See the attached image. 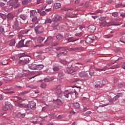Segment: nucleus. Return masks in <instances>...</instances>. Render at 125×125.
Listing matches in <instances>:
<instances>
[{
    "label": "nucleus",
    "instance_id": "obj_1",
    "mask_svg": "<svg viewBox=\"0 0 125 125\" xmlns=\"http://www.w3.org/2000/svg\"><path fill=\"white\" fill-rule=\"evenodd\" d=\"M19 63L20 64H22L24 65L22 67V70L23 71H28V69H29V65H28V63L30 62V59H29V57L28 56H22L19 59Z\"/></svg>",
    "mask_w": 125,
    "mask_h": 125
},
{
    "label": "nucleus",
    "instance_id": "obj_2",
    "mask_svg": "<svg viewBox=\"0 0 125 125\" xmlns=\"http://www.w3.org/2000/svg\"><path fill=\"white\" fill-rule=\"evenodd\" d=\"M71 95L72 98L76 97L77 95H78V92L76 89L72 90V91H70V90H66L64 92V96L66 98H69V96Z\"/></svg>",
    "mask_w": 125,
    "mask_h": 125
},
{
    "label": "nucleus",
    "instance_id": "obj_3",
    "mask_svg": "<svg viewBox=\"0 0 125 125\" xmlns=\"http://www.w3.org/2000/svg\"><path fill=\"white\" fill-rule=\"evenodd\" d=\"M18 106L19 107H21V108H27V107H30L32 110H35V109H36V103L34 102H31L30 104L28 105L19 104Z\"/></svg>",
    "mask_w": 125,
    "mask_h": 125
},
{
    "label": "nucleus",
    "instance_id": "obj_4",
    "mask_svg": "<svg viewBox=\"0 0 125 125\" xmlns=\"http://www.w3.org/2000/svg\"><path fill=\"white\" fill-rule=\"evenodd\" d=\"M19 5L20 4L18 3V0H10V6L9 7H11L12 8H14L16 9V8H18L19 7Z\"/></svg>",
    "mask_w": 125,
    "mask_h": 125
},
{
    "label": "nucleus",
    "instance_id": "obj_5",
    "mask_svg": "<svg viewBox=\"0 0 125 125\" xmlns=\"http://www.w3.org/2000/svg\"><path fill=\"white\" fill-rule=\"evenodd\" d=\"M35 31L37 35H41L43 33V27L38 25L35 27Z\"/></svg>",
    "mask_w": 125,
    "mask_h": 125
},
{
    "label": "nucleus",
    "instance_id": "obj_6",
    "mask_svg": "<svg viewBox=\"0 0 125 125\" xmlns=\"http://www.w3.org/2000/svg\"><path fill=\"white\" fill-rule=\"evenodd\" d=\"M3 111H8V110H12V105L8 102L5 103V105L2 107Z\"/></svg>",
    "mask_w": 125,
    "mask_h": 125
},
{
    "label": "nucleus",
    "instance_id": "obj_7",
    "mask_svg": "<svg viewBox=\"0 0 125 125\" xmlns=\"http://www.w3.org/2000/svg\"><path fill=\"white\" fill-rule=\"evenodd\" d=\"M54 91L57 93V94H61L62 93V86L61 85H59L58 86H55L54 88Z\"/></svg>",
    "mask_w": 125,
    "mask_h": 125
},
{
    "label": "nucleus",
    "instance_id": "obj_8",
    "mask_svg": "<svg viewBox=\"0 0 125 125\" xmlns=\"http://www.w3.org/2000/svg\"><path fill=\"white\" fill-rule=\"evenodd\" d=\"M62 20V16L60 15H56L52 19L53 22H59Z\"/></svg>",
    "mask_w": 125,
    "mask_h": 125
},
{
    "label": "nucleus",
    "instance_id": "obj_9",
    "mask_svg": "<svg viewBox=\"0 0 125 125\" xmlns=\"http://www.w3.org/2000/svg\"><path fill=\"white\" fill-rule=\"evenodd\" d=\"M105 84V81L102 80L100 82H97L95 83L96 87H102Z\"/></svg>",
    "mask_w": 125,
    "mask_h": 125
},
{
    "label": "nucleus",
    "instance_id": "obj_10",
    "mask_svg": "<svg viewBox=\"0 0 125 125\" xmlns=\"http://www.w3.org/2000/svg\"><path fill=\"white\" fill-rule=\"evenodd\" d=\"M96 30V27L93 25H89L88 27V31L90 33H93Z\"/></svg>",
    "mask_w": 125,
    "mask_h": 125
},
{
    "label": "nucleus",
    "instance_id": "obj_11",
    "mask_svg": "<svg viewBox=\"0 0 125 125\" xmlns=\"http://www.w3.org/2000/svg\"><path fill=\"white\" fill-rule=\"evenodd\" d=\"M79 76L80 78H88V74L86 72H81L79 73Z\"/></svg>",
    "mask_w": 125,
    "mask_h": 125
},
{
    "label": "nucleus",
    "instance_id": "obj_12",
    "mask_svg": "<svg viewBox=\"0 0 125 125\" xmlns=\"http://www.w3.org/2000/svg\"><path fill=\"white\" fill-rule=\"evenodd\" d=\"M53 102L55 104H57V105H60V106H61V105L63 104V102L59 99H58L56 100H53Z\"/></svg>",
    "mask_w": 125,
    "mask_h": 125
},
{
    "label": "nucleus",
    "instance_id": "obj_13",
    "mask_svg": "<svg viewBox=\"0 0 125 125\" xmlns=\"http://www.w3.org/2000/svg\"><path fill=\"white\" fill-rule=\"evenodd\" d=\"M52 42V37H49L47 38V40L45 41L44 43L46 45H48L50 42Z\"/></svg>",
    "mask_w": 125,
    "mask_h": 125
},
{
    "label": "nucleus",
    "instance_id": "obj_14",
    "mask_svg": "<svg viewBox=\"0 0 125 125\" xmlns=\"http://www.w3.org/2000/svg\"><path fill=\"white\" fill-rule=\"evenodd\" d=\"M24 42L25 40H21L20 41L18 44H17L18 47H23V46H24Z\"/></svg>",
    "mask_w": 125,
    "mask_h": 125
},
{
    "label": "nucleus",
    "instance_id": "obj_15",
    "mask_svg": "<svg viewBox=\"0 0 125 125\" xmlns=\"http://www.w3.org/2000/svg\"><path fill=\"white\" fill-rule=\"evenodd\" d=\"M38 121H39V117H35L31 119V123L34 124H37V123H38Z\"/></svg>",
    "mask_w": 125,
    "mask_h": 125
},
{
    "label": "nucleus",
    "instance_id": "obj_16",
    "mask_svg": "<svg viewBox=\"0 0 125 125\" xmlns=\"http://www.w3.org/2000/svg\"><path fill=\"white\" fill-rule=\"evenodd\" d=\"M13 28L14 29H18V28H19L18 20L17 19H16L14 21V25H13Z\"/></svg>",
    "mask_w": 125,
    "mask_h": 125
},
{
    "label": "nucleus",
    "instance_id": "obj_17",
    "mask_svg": "<svg viewBox=\"0 0 125 125\" xmlns=\"http://www.w3.org/2000/svg\"><path fill=\"white\" fill-rule=\"evenodd\" d=\"M30 17H34L37 14V11L33 10L30 11Z\"/></svg>",
    "mask_w": 125,
    "mask_h": 125
},
{
    "label": "nucleus",
    "instance_id": "obj_18",
    "mask_svg": "<svg viewBox=\"0 0 125 125\" xmlns=\"http://www.w3.org/2000/svg\"><path fill=\"white\" fill-rule=\"evenodd\" d=\"M60 7H61V3L59 2L55 3L54 5V8H55V9H58V8H60Z\"/></svg>",
    "mask_w": 125,
    "mask_h": 125
},
{
    "label": "nucleus",
    "instance_id": "obj_19",
    "mask_svg": "<svg viewBox=\"0 0 125 125\" xmlns=\"http://www.w3.org/2000/svg\"><path fill=\"white\" fill-rule=\"evenodd\" d=\"M66 41H67L68 42H76V41H79V39L75 40V39H74V38L71 37V38H68L66 39Z\"/></svg>",
    "mask_w": 125,
    "mask_h": 125
},
{
    "label": "nucleus",
    "instance_id": "obj_20",
    "mask_svg": "<svg viewBox=\"0 0 125 125\" xmlns=\"http://www.w3.org/2000/svg\"><path fill=\"white\" fill-rule=\"evenodd\" d=\"M29 68L31 70H37V65L35 64H31L28 65Z\"/></svg>",
    "mask_w": 125,
    "mask_h": 125
},
{
    "label": "nucleus",
    "instance_id": "obj_21",
    "mask_svg": "<svg viewBox=\"0 0 125 125\" xmlns=\"http://www.w3.org/2000/svg\"><path fill=\"white\" fill-rule=\"evenodd\" d=\"M17 117L19 118V119H22V118H24L25 116V113H18V114H17L16 115Z\"/></svg>",
    "mask_w": 125,
    "mask_h": 125
},
{
    "label": "nucleus",
    "instance_id": "obj_22",
    "mask_svg": "<svg viewBox=\"0 0 125 125\" xmlns=\"http://www.w3.org/2000/svg\"><path fill=\"white\" fill-rule=\"evenodd\" d=\"M8 43L10 46H13V45L15 44V40L12 39V40L9 41Z\"/></svg>",
    "mask_w": 125,
    "mask_h": 125
},
{
    "label": "nucleus",
    "instance_id": "obj_23",
    "mask_svg": "<svg viewBox=\"0 0 125 125\" xmlns=\"http://www.w3.org/2000/svg\"><path fill=\"white\" fill-rule=\"evenodd\" d=\"M73 106L74 109H79V108H80L81 106V105H80V104L78 103H75L73 104Z\"/></svg>",
    "mask_w": 125,
    "mask_h": 125
},
{
    "label": "nucleus",
    "instance_id": "obj_24",
    "mask_svg": "<svg viewBox=\"0 0 125 125\" xmlns=\"http://www.w3.org/2000/svg\"><path fill=\"white\" fill-rule=\"evenodd\" d=\"M31 42H32V41L31 40L26 41L25 42L24 46L25 47H29V46H30V44H31Z\"/></svg>",
    "mask_w": 125,
    "mask_h": 125
},
{
    "label": "nucleus",
    "instance_id": "obj_25",
    "mask_svg": "<svg viewBox=\"0 0 125 125\" xmlns=\"http://www.w3.org/2000/svg\"><path fill=\"white\" fill-rule=\"evenodd\" d=\"M29 32V30H24V31H21L19 35H20L21 36H24V35H27V34H28V33Z\"/></svg>",
    "mask_w": 125,
    "mask_h": 125
},
{
    "label": "nucleus",
    "instance_id": "obj_26",
    "mask_svg": "<svg viewBox=\"0 0 125 125\" xmlns=\"http://www.w3.org/2000/svg\"><path fill=\"white\" fill-rule=\"evenodd\" d=\"M43 68V65L42 64H38L36 65V70H42V69Z\"/></svg>",
    "mask_w": 125,
    "mask_h": 125
},
{
    "label": "nucleus",
    "instance_id": "obj_27",
    "mask_svg": "<svg viewBox=\"0 0 125 125\" xmlns=\"http://www.w3.org/2000/svg\"><path fill=\"white\" fill-rule=\"evenodd\" d=\"M43 41H44V38L42 37H39L37 40V42H39V43H42V42H43Z\"/></svg>",
    "mask_w": 125,
    "mask_h": 125
},
{
    "label": "nucleus",
    "instance_id": "obj_28",
    "mask_svg": "<svg viewBox=\"0 0 125 125\" xmlns=\"http://www.w3.org/2000/svg\"><path fill=\"white\" fill-rule=\"evenodd\" d=\"M85 42H86V43H90V42H92V41L91 40L89 36L86 38Z\"/></svg>",
    "mask_w": 125,
    "mask_h": 125
},
{
    "label": "nucleus",
    "instance_id": "obj_29",
    "mask_svg": "<svg viewBox=\"0 0 125 125\" xmlns=\"http://www.w3.org/2000/svg\"><path fill=\"white\" fill-rule=\"evenodd\" d=\"M72 67H67L66 72L68 74H73V71H72Z\"/></svg>",
    "mask_w": 125,
    "mask_h": 125
},
{
    "label": "nucleus",
    "instance_id": "obj_30",
    "mask_svg": "<svg viewBox=\"0 0 125 125\" xmlns=\"http://www.w3.org/2000/svg\"><path fill=\"white\" fill-rule=\"evenodd\" d=\"M60 68H61V66H54L53 68L54 72H57L60 70Z\"/></svg>",
    "mask_w": 125,
    "mask_h": 125
},
{
    "label": "nucleus",
    "instance_id": "obj_31",
    "mask_svg": "<svg viewBox=\"0 0 125 125\" xmlns=\"http://www.w3.org/2000/svg\"><path fill=\"white\" fill-rule=\"evenodd\" d=\"M119 99V98L118 96H115L113 99L110 100V102H111L112 103H114V102H116V101Z\"/></svg>",
    "mask_w": 125,
    "mask_h": 125
},
{
    "label": "nucleus",
    "instance_id": "obj_32",
    "mask_svg": "<svg viewBox=\"0 0 125 125\" xmlns=\"http://www.w3.org/2000/svg\"><path fill=\"white\" fill-rule=\"evenodd\" d=\"M54 23H53L52 27L53 28H56L59 26V22L58 21H53Z\"/></svg>",
    "mask_w": 125,
    "mask_h": 125
},
{
    "label": "nucleus",
    "instance_id": "obj_33",
    "mask_svg": "<svg viewBox=\"0 0 125 125\" xmlns=\"http://www.w3.org/2000/svg\"><path fill=\"white\" fill-rule=\"evenodd\" d=\"M120 41L123 43H125V35H124L120 39Z\"/></svg>",
    "mask_w": 125,
    "mask_h": 125
},
{
    "label": "nucleus",
    "instance_id": "obj_34",
    "mask_svg": "<svg viewBox=\"0 0 125 125\" xmlns=\"http://www.w3.org/2000/svg\"><path fill=\"white\" fill-rule=\"evenodd\" d=\"M79 70V66H75L74 67H72V73L74 72H77Z\"/></svg>",
    "mask_w": 125,
    "mask_h": 125
},
{
    "label": "nucleus",
    "instance_id": "obj_35",
    "mask_svg": "<svg viewBox=\"0 0 125 125\" xmlns=\"http://www.w3.org/2000/svg\"><path fill=\"white\" fill-rule=\"evenodd\" d=\"M20 18H21L22 20H23V21H25V20L27 19V16L23 15H20Z\"/></svg>",
    "mask_w": 125,
    "mask_h": 125
},
{
    "label": "nucleus",
    "instance_id": "obj_36",
    "mask_svg": "<svg viewBox=\"0 0 125 125\" xmlns=\"http://www.w3.org/2000/svg\"><path fill=\"white\" fill-rule=\"evenodd\" d=\"M60 62L63 65H66L67 63V61H66L65 60H61L60 61Z\"/></svg>",
    "mask_w": 125,
    "mask_h": 125
},
{
    "label": "nucleus",
    "instance_id": "obj_37",
    "mask_svg": "<svg viewBox=\"0 0 125 125\" xmlns=\"http://www.w3.org/2000/svg\"><path fill=\"white\" fill-rule=\"evenodd\" d=\"M2 34H4V28H3V26H0V35Z\"/></svg>",
    "mask_w": 125,
    "mask_h": 125
},
{
    "label": "nucleus",
    "instance_id": "obj_38",
    "mask_svg": "<svg viewBox=\"0 0 125 125\" xmlns=\"http://www.w3.org/2000/svg\"><path fill=\"white\" fill-rule=\"evenodd\" d=\"M111 14L113 17H118V15H119L118 12H117L112 13Z\"/></svg>",
    "mask_w": 125,
    "mask_h": 125
},
{
    "label": "nucleus",
    "instance_id": "obj_39",
    "mask_svg": "<svg viewBox=\"0 0 125 125\" xmlns=\"http://www.w3.org/2000/svg\"><path fill=\"white\" fill-rule=\"evenodd\" d=\"M32 18V22H36L38 20V17L37 16L31 17Z\"/></svg>",
    "mask_w": 125,
    "mask_h": 125
},
{
    "label": "nucleus",
    "instance_id": "obj_40",
    "mask_svg": "<svg viewBox=\"0 0 125 125\" xmlns=\"http://www.w3.org/2000/svg\"><path fill=\"white\" fill-rule=\"evenodd\" d=\"M6 120H7V123H8V124H11V123H12L13 122V121L12 120H11V118H10L9 117H7Z\"/></svg>",
    "mask_w": 125,
    "mask_h": 125
},
{
    "label": "nucleus",
    "instance_id": "obj_41",
    "mask_svg": "<svg viewBox=\"0 0 125 125\" xmlns=\"http://www.w3.org/2000/svg\"><path fill=\"white\" fill-rule=\"evenodd\" d=\"M28 2H29V1H28V0H23L22 1V4H23V5H26L28 4Z\"/></svg>",
    "mask_w": 125,
    "mask_h": 125
},
{
    "label": "nucleus",
    "instance_id": "obj_42",
    "mask_svg": "<svg viewBox=\"0 0 125 125\" xmlns=\"http://www.w3.org/2000/svg\"><path fill=\"white\" fill-rule=\"evenodd\" d=\"M89 37H90V39L92 41L96 39V37H95L94 35H89Z\"/></svg>",
    "mask_w": 125,
    "mask_h": 125
},
{
    "label": "nucleus",
    "instance_id": "obj_43",
    "mask_svg": "<svg viewBox=\"0 0 125 125\" xmlns=\"http://www.w3.org/2000/svg\"><path fill=\"white\" fill-rule=\"evenodd\" d=\"M56 38L58 40H62L63 36L61 35V34H59L56 36Z\"/></svg>",
    "mask_w": 125,
    "mask_h": 125
},
{
    "label": "nucleus",
    "instance_id": "obj_44",
    "mask_svg": "<svg viewBox=\"0 0 125 125\" xmlns=\"http://www.w3.org/2000/svg\"><path fill=\"white\" fill-rule=\"evenodd\" d=\"M37 4H41V3H43V0H36Z\"/></svg>",
    "mask_w": 125,
    "mask_h": 125
},
{
    "label": "nucleus",
    "instance_id": "obj_45",
    "mask_svg": "<svg viewBox=\"0 0 125 125\" xmlns=\"http://www.w3.org/2000/svg\"><path fill=\"white\" fill-rule=\"evenodd\" d=\"M49 117L52 119H55L56 116L55 115V113H51L49 114Z\"/></svg>",
    "mask_w": 125,
    "mask_h": 125
},
{
    "label": "nucleus",
    "instance_id": "obj_46",
    "mask_svg": "<svg viewBox=\"0 0 125 125\" xmlns=\"http://www.w3.org/2000/svg\"><path fill=\"white\" fill-rule=\"evenodd\" d=\"M89 1H86L85 2L84 5V7H88L89 5Z\"/></svg>",
    "mask_w": 125,
    "mask_h": 125
},
{
    "label": "nucleus",
    "instance_id": "obj_47",
    "mask_svg": "<svg viewBox=\"0 0 125 125\" xmlns=\"http://www.w3.org/2000/svg\"><path fill=\"white\" fill-rule=\"evenodd\" d=\"M29 93V91H25L24 92H22L21 94V95H26V94H28Z\"/></svg>",
    "mask_w": 125,
    "mask_h": 125
},
{
    "label": "nucleus",
    "instance_id": "obj_48",
    "mask_svg": "<svg viewBox=\"0 0 125 125\" xmlns=\"http://www.w3.org/2000/svg\"><path fill=\"white\" fill-rule=\"evenodd\" d=\"M53 2V1L52 0H47L46 3H48V4H51Z\"/></svg>",
    "mask_w": 125,
    "mask_h": 125
},
{
    "label": "nucleus",
    "instance_id": "obj_49",
    "mask_svg": "<svg viewBox=\"0 0 125 125\" xmlns=\"http://www.w3.org/2000/svg\"><path fill=\"white\" fill-rule=\"evenodd\" d=\"M123 95H124V94H123L122 93H119L117 94L116 96H117V97L118 98H120V97H121V96H123Z\"/></svg>",
    "mask_w": 125,
    "mask_h": 125
},
{
    "label": "nucleus",
    "instance_id": "obj_50",
    "mask_svg": "<svg viewBox=\"0 0 125 125\" xmlns=\"http://www.w3.org/2000/svg\"><path fill=\"white\" fill-rule=\"evenodd\" d=\"M105 19H106L105 17H101L99 20H100V21H104Z\"/></svg>",
    "mask_w": 125,
    "mask_h": 125
},
{
    "label": "nucleus",
    "instance_id": "obj_51",
    "mask_svg": "<svg viewBox=\"0 0 125 125\" xmlns=\"http://www.w3.org/2000/svg\"><path fill=\"white\" fill-rule=\"evenodd\" d=\"M82 35H83V33H82V32H80L79 33H76L75 34V36L76 37H82Z\"/></svg>",
    "mask_w": 125,
    "mask_h": 125
},
{
    "label": "nucleus",
    "instance_id": "obj_52",
    "mask_svg": "<svg viewBox=\"0 0 125 125\" xmlns=\"http://www.w3.org/2000/svg\"><path fill=\"white\" fill-rule=\"evenodd\" d=\"M90 114H91V111H87L85 113V116H87V117H89V116H90Z\"/></svg>",
    "mask_w": 125,
    "mask_h": 125
},
{
    "label": "nucleus",
    "instance_id": "obj_53",
    "mask_svg": "<svg viewBox=\"0 0 125 125\" xmlns=\"http://www.w3.org/2000/svg\"><path fill=\"white\" fill-rule=\"evenodd\" d=\"M46 14V13H45V11H43L40 13V15H42V16H44Z\"/></svg>",
    "mask_w": 125,
    "mask_h": 125
},
{
    "label": "nucleus",
    "instance_id": "obj_54",
    "mask_svg": "<svg viewBox=\"0 0 125 125\" xmlns=\"http://www.w3.org/2000/svg\"><path fill=\"white\" fill-rule=\"evenodd\" d=\"M52 21L50 19H48L45 21V23H51Z\"/></svg>",
    "mask_w": 125,
    "mask_h": 125
},
{
    "label": "nucleus",
    "instance_id": "obj_55",
    "mask_svg": "<svg viewBox=\"0 0 125 125\" xmlns=\"http://www.w3.org/2000/svg\"><path fill=\"white\" fill-rule=\"evenodd\" d=\"M78 64L79 65H80V66H78V69L79 68V69H83V64H82V63H76V64Z\"/></svg>",
    "mask_w": 125,
    "mask_h": 125
},
{
    "label": "nucleus",
    "instance_id": "obj_56",
    "mask_svg": "<svg viewBox=\"0 0 125 125\" xmlns=\"http://www.w3.org/2000/svg\"><path fill=\"white\" fill-rule=\"evenodd\" d=\"M96 13H101V14H102V13H103V10H98L96 11Z\"/></svg>",
    "mask_w": 125,
    "mask_h": 125
},
{
    "label": "nucleus",
    "instance_id": "obj_57",
    "mask_svg": "<svg viewBox=\"0 0 125 125\" xmlns=\"http://www.w3.org/2000/svg\"><path fill=\"white\" fill-rule=\"evenodd\" d=\"M41 87H42V88H44L46 87V84L45 83H42L41 85Z\"/></svg>",
    "mask_w": 125,
    "mask_h": 125
},
{
    "label": "nucleus",
    "instance_id": "obj_58",
    "mask_svg": "<svg viewBox=\"0 0 125 125\" xmlns=\"http://www.w3.org/2000/svg\"><path fill=\"white\" fill-rule=\"evenodd\" d=\"M81 1H82V0H76L75 1V2L76 4H79V3H80Z\"/></svg>",
    "mask_w": 125,
    "mask_h": 125
},
{
    "label": "nucleus",
    "instance_id": "obj_59",
    "mask_svg": "<svg viewBox=\"0 0 125 125\" xmlns=\"http://www.w3.org/2000/svg\"><path fill=\"white\" fill-rule=\"evenodd\" d=\"M58 76L60 78H61V77H63V76H64V74H63V73H60Z\"/></svg>",
    "mask_w": 125,
    "mask_h": 125
},
{
    "label": "nucleus",
    "instance_id": "obj_60",
    "mask_svg": "<svg viewBox=\"0 0 125 125\" xmlns=\"http://www.w3.org/2000/svg\"><path fill=\"white\" fill-rule=\"evenodd\" d=\"M17 99H18V100L17 101V102H21V101L22 100V98H21V97H18Z\"/></svg>",
    "mask_w": 125,
    "mask_h": 125
},
{
    "label": "nucleus",
    "instance_id": "obj_61",
    "mask_svg": "<svg viewBox=\"0 0 125 125\" xmlns=\"http://www.w3.org/2000/svg\"><path fill=\"white\" fill-rule=\"evenodd\" d=\"M122 4H118L115 6V7H116V8H118L119 7H121V6H122Z\"/></svg>",
    "mask_w": 125,
    "mask_h": 125
},
{
    "label": "nucleus",
    "instance_id": "obj_62",
    "mask_svg": "<svg viewBox=\"0 0 125 125\" xmlns=\"http://www.w3.org/2000/svg\"><path fill=\"white\" fill-rule=\"evenodd\" d=\"M118 87H119L120 88L124 87V84H123V83L119 84Z\"/></svg>",
    "mask_w": 125,
    "mask_h": 125
},
{
    "label": "nucleus",
    "instance_id": "obj_63",
    "mask_svg": "<svg viewBox=\"0 0 125 125\" xmlns=\"http://www.w3.org/2000/svg\"><path fill=\"white\" fill-rule=\"evenodd\" d=\"M4 5H5V3L2 2H0V6H4Z\"/></svg>",
    "mask_w": 125,
    "mask_h": 125
},
{
    "label": "nucleus",
    "instance_id": "obj_64",
    "mask_svg": "<svg viewBox=\"0 0 125 125\" xmlns=\"http://www.w3.org/2000/svg\"><path fill=\"white\" fill-rule=\"evenodd\" d=\"M7 16L8 18H12V15L11 14H8Z\"/></svg>",
    "mask_w": 125,
    "mask_h": 125
}]
</instances>
